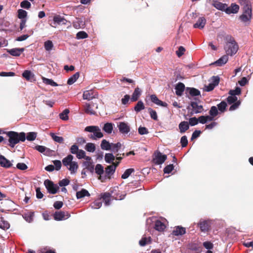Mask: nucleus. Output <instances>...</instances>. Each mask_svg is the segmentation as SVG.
I'll return each instance as SVG.
<instances>
[{"mask_svg": "<svg viewBox=\"0 0 253 253\" xmlns=\"http://www.w3.org/2000/svg\"><path fill=\"white\" fill-rule=\"evenodd\" d=\"M226 42L224 49L226 54L221 56L218 60L211 63H226L228 61V56L235 55L239 49V46L234 38L227 36L225 38Z\"/></svg>", "mask_w": 253, "mask_h": 253, "instance_id": "f257e3e1", "label": "nucleus"}, {"mask_svg": "<svg viewBox=\"0 0 253 253\" xmlns=\"http://www.w3.org/2000/svg\"><path fill=\"white\" fill-rule=\"evenodd\" d=\"M4 133L8 137L9 146L11 148H14L20 141L24 142L26 140V133L24 132L9 131Z\"/></svg>", "mask_w": 253, "mask_h": 253, "instance_id": "f03ea898", "label": "nucleus"}, {"mask_svg": "<svg viewBox=\"0 0 253 253\" xmlns=\"http://www.w3.org/2000/svg\"><path fill=\"white\" fill-rule=\"evenodd\" d=\"M73 156L70 154L62 160L63 166L67 167L71 173H75L79 168L77 162L73 161Z\"/></svg>", "mask_w": 253, "mask_h": 253, "instance_id": "7ed1b4c3", "label": "nucleus"}, {"mask_svg": "<svg viewBox=\"0 0 253 253\" xmlns=\"http://www.w3.org/2000/svg\"><path fill=\"white\" fill-rule=\"evenodd\" d=\"M244 5L243 12L239 16V19L246 25L250 24L252 17V6L251 4H243Z\"/></svg>", "mask_w": 253, "mask_h": 253, "instance_id": "20e7f679", "label": "nucleus"}, {"mask_svg": "<svg viewBox=\"0 0 253 253\" xmlns=\"http://www.w3.org/2000/svg\"><path fill=\"white\" fill-rule=\"evenodd\" d=\"M84 131L93 133V134L88 135L89 138L92 140H95L97 138H100L103 136V134L101 131V129L98 126H87L84 128Z\"/></svg>", "mask_w": 253, "mask_h": 253, "instance_id": "39448f33", "label": "nucleus"}, {"mask_svg": "<svg viewBox=\"0 0 253 253\" xmlns=\"http://www.w3.org/2000/svg\"><path fill=\"white\" fill-rule=\"evenodd\" d=\"M227 101L228 104H232L229 109L230 111L236 110L239 107L241 103L240 100H238L237 97L231 95L229 96L227 98Z\"/></svg>", "mask_w": 253, "mask_h": 253, "instance_id": "423d86ee", "label": "nucleus"}, {"mask_svg": "<svg viewBox=\"0 0 253 253\" xmlns=\"http://www.w3.org/2000/svg\"><path fill=\"white\" fill-rule=\"evenodd\" d=\"M44 184L47 190V191L52 194H56L59 189V187L56 184H54V183L49 180L46 179L44 181Z\"/></svg>", "mask_w": 253, "mask_h": 253, "instance_id": "0eeeda50", "label": "nucleus"}, {"mask_svg": "<svg viewBox=\"0 0 253 253\" xmlns=\"http://www.w3.org/2000/svg\"><path fill=\"white\" fill-rule=\"evenodd\" d=\"M68 22L63 16L60 15H55L53 17V20L50 24V26L56 28L58 25H66Z\"/></svg>", "mask_w": 253, "mask_h": 253, "instance_id": "6e6552de", "label": "nucleus"}, {"mask_svg": "<svg viewBox=\"0 0 253 253\" xmlns=\"http://www.w3.org/2000/svg\"><path fill=\"white\" fill-rule=\"evenodd\" d=\"M115 167L110 165L105 168V173L104 176H101L100 180L104 182L107 179H110L111 176L114 174L115 171Z\"/></svg>", "mask_w": 253, "mask_h": 253, "instance_id": "1a4fd4ad", "label": "nucleus"}, {"mask_svg": "<svg viewBox=\"0 0 253 253\" xmlns=\"http://www.w3.org/2000/svg\"><path fill=\"white\" fill-rule=\"evenodd\" d=\"M86 23L85 18L84 16L76 17L73 22V27L77 29H84L85 27Z\"/></svg>", "mask_w": 253, "mask_h": 253, "instance_id": "9d476101", "label": "nucleus"}, {"mask_svg": "<svg viewBox=\"0 0 253 253\" xmlns=\"http://www.w3.org/2000/svg\"><path fill=\"white\" fill-rule=\"evenodd\" d=\"M70 216V214L68 212L63 211H55L54 214V218L57 221L67 219Z\"/></svg>", "mask_w": 253, "mask_h": 253, "instance_id": "9b49d317", "label": "nucleus"}, {"mask_svg": "<svg viewBox=\"0 0 253 253\" xmlns=\"http://www.w3.org/2000/svg\"><path fill=\"white\" fill-rule=\"evenodd\" d=\"M22 77L28 82H34L36 81L35 74L30 70H26L24 71Z\"/></svg>", "mask_w": 253, "mask_h": 253, "instance_id": "f8f14e48", "label": "nucleus"}, {"mask_svg": "<svg viewBox=\"0 0 253 253\" xmlns=\"http://www.w3.org/2000/svg\"><path fill=\"white\" fill-rule=\"evenodd\" d=\"M167 158L166 155H162L160 152H158L153 159V162L156 165H161L164 163Z\"/></svg>", "mask_w": 253, "mask_h": 253, "instance_id": "ddd939ff", "label": "nucleus"}, {"mask_svg": "<svg viewBox=\"0 0 253 253\" xmlns=\"http://www.w3.org/2000/svg\"><path fill=\"white\" fill-rule=\"evenodd\" d=\"M198 227H200V230L203 232H208L211 228V223L208 220H201L198 223Z\"/></svg>", "mask_w": 253, "mask_h": 253, "instance_id": "4468645a", "label": "nucleus"}, {"mask_svg": "<svg viewBox=\"0 0 253 253\" xmlns=\"http://www.w3.org/2000/svg\"><path fill=\"white\" fill-rule=\"evenodd\" d=\"M119 131L123 134H127L130 131V127L125 122H120L118 125Z\"/></svg>", "mask_w": 253, "mask_h": 253, "instance_id": "2eb2a0df", "label": "nucleus"}, {"mask_svg": "<svg viewBox=\"0 0 253 253\" xmlns=\"http://www.w3.org/2000/svg\"><path fill=\"white\" fill-rule=\"evenodd\" d=\"M186 233V228L181 226H177L174 228L172 234L174 236H182Z\"/></svg>", "mask_w": 253, "mask_h": 253, "instance_id": "dca6fc26", "label": "nucleus"}, {"mask_svg": "<svg viewBox=\"0 0 253 253\" xmlns=\"http://www.w3.org/2000/svg\"><path fill=\"white\" fill-rule=\"evenodd\" d=\"M206 19L204 17H201L199 18L196 23L193 25L194 28H199L202 29L204 28L206 24Z\"/></svg>", "mask_w": 253, "mask_h": 253, "instance_id": "f3484780", "label": "nucleus"}, {"mask_svg": "<svg viewBox=\"0 0 253 253\" xmlns=\"http://www.w3.org/2000/svg\"><path fill=\"white\" fill-rule=\"evenodd\" d=\"M151 101L158 105L161 106L163 107H167L168 106V104L166 102H163L162 101L159 99V98L157 97V96L155 94H152L150 96Z\"/></svg>", "mask_w": 253, "mask_h": 253, "instance_id": "a211bd4d", "label": "nucleus"}, {"mask_svg": "<svg viewBox=\"0 0 253 253\" xmlns=\"http://www.w3.org/2000/svg\"><path fill=\"white\" fill-rule=\"evenodd\" d=\"M0 165L5 168H9L12 167V164L4 156L0 155Z\"/></svg>", "mask_w": 253, "mask_h": 253, "instance_id": "6ab92c4d", "label": "nucleus"}, {"mask_svg": "<svg viewBox=\"0 0 253 253\" xmlns=\"http://www.w3.org/2000/svg\"><path fill=\"white\" fill-rule=\"evenodd\" d=\"M190 105L192 107L193 112L195 114L201 113L204 110L203 106L199 105L196 102H191Z\"/></svg>", "mask_w": 253, "mask_h": 253, "instance_id": "aec40b11", "label": "nucleus"}, {"mask_svg": "<svg viewBox=\"0 0 253 253\" xmlns=\"http://www.w3.org/2000/svg\"><path fill=\"white\" fill-rule=\"evenodd\" d=\"M239 10V6L235 3H232L230 6H227L226 13L228 14L237 13Z\"/></svg>", "mask_w": 253, "mask_h": 253, "instance_id": "412c9836", "label": "nucleus"}, {"mask_svg": "<svg viewBox=\"0 0 253 253\" xmlns=\"http://www.w3.org/2000/svg\"><path fill=\"white\" fill-rule=\"evenodd\" d=\"M175 93L177 96H181L185 89V85L182 83H178L175 86Z\"/></svg>", "mask_w": 253, "mask_h": 253, "instance_id": "4be33fe9", "label": "nucleus"}, {"mask_svg": "<svg viewBox=\"0 0 253 253\" xmlns=\"http://www.w3.org/2000/svg\"><path fill=\"white\" fill-rule=\"evenodd\" d=\"M189 93L191 96H196L200 95V91L194 87H187L186 88V93Z\"/></svg>", "mask_w": 253, "mask_h": 253, "instance_id": "5701e85b", "label": "nucleus"}, {"mask_svg": "<svg viewBox=\"0 0 253 253\" xmlns=\"http://www.w3.org/2000/svg\"><path fill=\"white\" fill-rule=\"evenodd\" d=\"M165 224L159 220H157L155 223L154 228L159 231H163L166 228Z\"/></svg>", "mask_w": 253, "mask_h": 253, "instance_id": "b1692460", "label": "nucleus"}, {"mask_svg": "<svg viewBox=\"0 0 253 253\" xmlns=\"http://www.w3.org/2000/svg\"><path fill=\"white\" fill-rule=\"evenodd\" d=\"M95 173L99 175L98 179L100 180L101 176L104 175V170L103 167L101 164H97L94 169Z\"/></svg>", "mask_w": 253, "mask_h": 253, "instance_id": "393cba45", "label": "nucleus"}, {"mask_svg": "<svg viewBox=\"0 0 253 253\" xmlns=\"http://www.w3.org/2000/svg\"><path fill=\"white\" fill-rule=\"evenodd\" d=\"M179 129L180 133H184L189 128V123L186 121L181 122L179 124Z\"/></svg>", "mask_w": 253, "mask_h": 253, "instance_id": "a878e982", "label": "nucleus"}, {"mask_svg": "<svg viewBox=\"0 0 253 253\" xmlns=\"http://www.w3.org/2000/svg\"><path fill=\"white\" fill-rule=\"evenodd\" d=\"M111 194L110 193L105 192L101 194V199L104 202L106 206H109L110 204V198Z\"/></svg>", "mask_w": 253, "mask_h": 253, "instance_id": "bb28decb", "label": "nucleus"}, {"mask_svg": "<svg viewBox=\"0 0 253 253\" xmlns=\"http://www.w3.org/2000/svg\"><path fill=\"white\" fill-rule=\"evenodd\" d=\"M227 4L219 1H216L213 3V6L216 9L225 11L226 12Z\"/></svg>", "mask_w": 253, "mask_h": 253, "instance_id": "cd10ccee", "label": "nucleus"}, {"mask_svg": "<svg viewBox=\"0 0 253 253\" xmlns=\"http://www.w3.org/2000/svg\"><path fill=\"white\" fill-rule=\"evenodd\" d=\"M90 194L85 189H82L81 191H78L76 193V197L78 199H81L84 197L85 196H89Z\"/></svg>", "mask_w": 253, "mask_h": 253, "instance_id": "c85d7f7f", "label": "nucleus"}, {"mask_svg": "<svg viewBox=\"0 0 253 253\" xmlns=\"http://www.w3.org/2000/svg\"><path fill=\"white\" fill-rule=\"evenodd\" d=\"M24 50L23 48H15L9 50L8 52L12 56H18L21 54Z\"/></svg>", "mask_w": 253, "mask_h": 253, "instance_id": "c756f323", "label": "nucleus"}, {"mask_svg": "<svg viewBox=\"0 0 253 253\" xmlns=\"http://www.w3.org/2000/svg\"><path fill=\"white\" fill-rule=\"evenodd\" d=\"M141 93V91L140 89L138 87H136L134 89V91L131 96V100L133 102L137 101L140 96Z\"/></svg>", "mask_w": 253, "mask_h": 253, "instance_id": "7c9ffc66", "label": "nucleus"}, {"mask_svg": "<svg viewBox=\"0 0 253 253\" xmlns=\"http://www.w3.org/2000/svg\"><path fill=\"white\" fill-rule=\"evenodd\" d=\"M42 82L46 85H50L52 86H57L58 85V84L52 79H47L44 77H42Z\"/></svg>", "mask_w": 253, "mask_h": 253, "instance_id": "2f4dec72", "label": "nucleus"}, {"mask_svg": "<svg viewBox=\"0 0 253 253\" xmlns=\"http://www.w3.org/2000/svg\"><path fill=\"white\" fill-rule=\"evenodd\" d=\"M83 166L85 169L91 173H93L94 170V166L91 161H85L83 163Z\"/></svg>", "mask_w": 253, "mask_h": 253, "instance_id": "473e14b6", "label": "nucleus"}, {"mask_svg": "<svg viewBox=\"0 0 253 253\" xmlns=\"http://www.w3.org/2000/svg\"><path fill=\"white\" fill-rule=\"evenodd\" d=\"M102 129L106 133L108 134L111 133L113 129V124L111 123L105 124Z\"/></svg>", "mask_w": 253, "mask_h": 253, "instance_id": "72a5a7b5", "label": "nucleus"}, {"mask_svg": "<svg viewBox=\"0 0 253 253\" xmlns=\"http://www.w3.org/2000/svg\"><path fill=\"white\" fill-rule=\"evenodd\" d=\"M102 200H101V198H100L95 200L93 203H92L90 205V207L92 209H98L102 206Z\"/></svg>", "mask_w": 253, "mask_h": 253, "instance_id": "f704fd0d", "label": "nucleus"}, {"mask_svg": "<svg viewBox=\"0 0 253 253\" xmlns=\"http://www.w3.org/2000/svg\"><path fill=\"white\" fill-rule=\"evenodd\" d=\"M100 146L102 150H109L111 148V143H110L106 139H103L101 141Z\"/></svg>", "mask_w": 253, "mask_h": 253, "instance_id": "c9c22d12", "label": "nucleus"}, {"mask_svg": "<svg viewBox=\"0 0 253 253\" xmlns=\"http://www.w3.org/2000/svg\"><path fill=\"white\" fill-rule=\"evenodd\" d=\"M80 74L79 72L76 73L74 75L72 76L67 81V84L71 85L73 84L79 78Z\"/></svg>", "mask_w": 253, "mask_h": 253, "instance_id": "e433bc0d", "label": "nucleus"}, {"mask_svg": "<svg viewBox=\"0 0 253 253\" xmlns=\"http://www.w3.org/2000/svg\"><path fill=\"white\" fill-rule=\"evenodd\" d=\"M10 224L7 221L4 220V218L2 217H0V228L2 229H7L9 228Z\"/></svg>", "mask_w": 253, "mask_h": 253, "instance_id": "4c0bfd02", "label": "nucleus"}, {"mask_svg": "<svg viewBox=\"0 0 253 253\" xmlns=\"http://www.w3.org/2000/svg\"><path fill=\"white\" fill-rule=\"evenodd\" d=\"M94 97L92 90H86L84 92L83 98L90 100Z\"/></svg>", "mask_w": 253, "mask_h": 253, "instance_id": "58836bf2", "label": "nucleus"}, {"mask_svg": "<svg viewBox=\"0 0 253 253\" xmlns=\"http://www.w3.org/2000/svg\"><path fill=\"white\" fill-rule=\"evenodd\" d=\"M217 109L221 113L224 112L226 110L227 103L225 101H222L217 104Z\"/></svg>", "mask_w": 253, "mask_h": 253, "instance_id": "ea45409f", "label": "nucleus"}, {"mask_svg": "<svg viewBox=\"0 0 253 253\" xmlns=\"http://www.w3.org/2000/svg\"><path fill=\"white\" fill-rule=\"evenodd\" d=\"M145 106L142 101H139L134 108V110L136 112H139L142 110L144 109Z\"/></svg>", "mask_w": 253, "mask_h": 253, "instance_id": "a19ab883", "label": "nucleus"}, {"mask_svg": "<svg viewBox=\"0 0 253 253\" xmlns=\"http://www.w3.org/2000/svg\"><path fill=\"white\" fill-rule=\"evenodd\" d=\"M69 113V110L67 109H66L59 114V117L62 120L67 121L69 119V117L68 115Z\"/></svg>", "mask_w": 253, "mask_h": 253, "instance_id": "79ce46f5", "label": "nucleus"}, {"mask_svg": "<svg viewBox=\"0 0 253 253\" xmlns=\"http://www.w3.org/2000/svg\"><path fill=\"white\" fill-rule=\"evenodd\" d=\"M115 159V157L112 153H107L105 155V161L107 163H112Z\"/></svg>", "mask_w": 253, "mask_h": 253, "instance_id": "37998d69", "label": "nucleus"}, {"mask_svg": "<svg viewBox=\"0 0 253 253\" xmlns=\"http://www.w3.org/2000/svg\"><path fill=\"white\" fill-rule=\"evenodd\" d=\"M122 144L120 142L117 143H111V148L110 150L114 153H117L121 148Z\"/></svg>", "mask_w": 253, "mask_h": 253, "instance_id": "c03bdc74", "label": "nucleus"}, {"mask_svg": "<svg viewBox=\"0 0 253 253\" xmlns=\"http://www.w3.org/2000/svg\"><path fill=\"white\" fill-rule=\"evenodd\" d=\"M85 149L88 152H93L95 150V145L92 143H87L85 146Z\"/></svg>", "mask_w": 253, "mask_h": 253, "instance_id": "a18cd8bd", "label": "nucleus"}, {"mask_svg": "<svg viewBox=\"0 0 253 253\" xmlns=\"http://www.w3.org/2000/svg\"><path fill=\"white\" fill-rule=\"evenodd\" d=\"M50 136L54 141L59 143H63V141H64L63 137H62L61 136H57L53 133H51Z\"/></svg>", "mask_w": 253, "mask_h": 253, "instance_id": "49530a36", "label": "nucleus"}, {"mask_svg": "<svg viewBox=\"0 0 253 253\" xmlns=\"http://www.w3.org/2000/svg\"><path fill=\"white\" fill-rule=\"evenodd\" d=\"M134 171V169H126L124 173L122 175L121 178L123 179H126Z\"/></svg>", "mask_w": 253, "mask_h": 253, "instance_id": "de8ad7c7", "label": "nucleus"}, {"mask_svg": "<svg viewBox=\"0 0 253 253\" xmlns=\"http://www.w3.org/2000/svg\"><path fill=\"white\" fill-rule=\"evenodd\" d=\"M241 93V89L239 87H236L235 89L229 90L228 93L231 96H236V95H240Z\"/></svg>", "mask_w": 253, "mask_h": 253, "instance_id": "09e8293b", "label": "nucleus"}, {"mask_svg": "<svg viewBox=\"0 0 253 253\" xmlns=\"http://www.w3.org/2000/svg\"><path fill=\"white\" fill-rule=\"evenodd\" d=\"M37 133L35 132H30L27 133V136H26V138L28 141H33L37 137Z\"/></svg>", "mask_w": 253, "mask_h": 253, "instance_id": "8fccbe9b", "label": "nucleus"}, {"mask_svg": "<svg viewBox=\"0 0 253 253\" xmlns=\"http://www.w3.org/2000/svg\"><path fill=\"white\" fill-rule=\"evenodd\" d=\"M88 35L84 31H80L76 34V39L78 40L86 38Z\"/></svg>", "mask_w": 253, "mask_h": 253, "instance_id": "3c124183", "label": "nucleus"}, {"mask_svg": "<svg viewBox=\"0 0 253 253\" xmlns=\"http://www.w3.org/2000/svg\"><path fill=\"white\" fill-rule=\"evenodd\" d=\"M44 46L46 50L50 51L52 49L53 44L51 41L48 40L44 42Z\"/></svg>", "mask_w": 253, "mask_h": 253, "instance_id": "603ef678", "label": "nucleus"}, {"mask_svg": "<svg viewBox=\"0 0 253 253\" xmlns=\"http://www.w3.org/2000/svg\"><path fill=\"white\" fill-rule=\"evenodd\" d=\"M27 15V12L23 9H19L18 11V17L19 19H26L25 18Z\"/></svg>", "mask_w": 253, "mask_h": 253, "instance_id": "864d4df0", "label": "nucleus"}, {"mask_svg": "<svg viewBox=\"0 0 253 253\" xmlns=\"http://www.w3.org/2000/svg\"><path fill=\"white\" fill-rule=\"evenodd\" d=\"M218 114V111L217 107L215 106H212L209 111V114L214 117H216Z\"/></svg>", "mask_w": 253, "mask_h": 253, "instance_id": "5fc2aeb1", "label": "nucleus"}, {"mask_svg": "<svg viewBox=\"0 0 253 253\" xmlns=\"http://www.w3.org/2000/svg\"><path fill=\"white\" fill-rule=\"evenodd\" d=\"M84 112L89 115H94L95 112L92 109V107L89 104H87L84 109Z\"/></svg>", "mask_w": 253, "mask_h": 253, "instance_id": "6e6d98bb", "label": "nucleus"}, {"mask_svg": "<svg viewBox=\"0 0 253 253\" xmlns=\"http://www.w3.org/2000/svg\"><path fill=\"white\" fill-rule=\"evenodd\" d=\"M148 111L150 114V115L151 116V118L154 120H158V116L157 114L156 111L153 110L152 108H149L148 109Z\"/></svg>", "mask_w": 253, "mask_h": 253, "instance_id": "4d7b16f0", "label": "nucleus"}, {"mask_svg": "<svg viewBox=\"0 0 253 253\" xmlns=\"http://www.w3.org/2000/svg\"><path fill=\"white\" fill-rule=\"evenodd\" d=\"M150 237L147 238L146 237H143L139 242V244L141 246H145L148 242H150Z\"/></svg>", "mask_w": 253, "mask_h": 253, "instance_id": "13d9d810", "label": "nucleus"}, {"mask_svg": "<svg viewBox=\"0 0 253 253\" xmlns=\"http://www.w3.org/2000/svg\"><path fill=\"white\" fill-rule=\"evenodd\" d=\"M31 6V3L27 0L22 1L20 3V6L22 8L29 9Z\"/></svg>", "mask_w": 253, "mask_h": 253, "instance_id": "bf43d9fd", "label": "nucleus"}, {"mask_svg": "<svg viewBox=\"0 0 253 253\" xmlns=\"http://www.w3.org/2000/svg\"><path fill=\"white\" fill-rule=\"evenodd\" d=\"M52 162L54 165V169L56 170H60L61 168V166H62V164H61V161L59 160H54L52 161Z\"/></svg>", "mask_w": 253, "mask_h": 253, "instance_id": "052dcab7", "label": "nucleus"}, {"mask_svg": "<svg viewBox=\"0 0 253 253\" xmlns=\"http://www.w3.org/2000/svg\"><path fill=\"white\" fill-rule=\"evenodd\" d=\"M180 143L182 147H185L187 145L188 140L186 136L184 135L181 137L180 139Z\"/></svg>", "mask_w": 253, "mask_h": 253, "instance_id": "680f3d73", "label": "nucleus"}, {"mask_svg": "<svg viewBox=\"0 0 253 253\" xmlns=\"http://www.w3.org/2000/svg\"><path fill=\"white\" fill-rule=\"evenodd\" d=\"M189 125H191V126H194L198 124V119L196 117H192L189 119Z\"/></svg>", "mask_w": 253, "mask_h": 253, "instance_id": "e2e57ef3", "label": "nucleus"}, {"mask_svg": "<svg viewBox=\"0 0 253 253\" xmlns=\"http://www.w3.org/2000/svg\"><path fill=\"white\" fill-rule=\"evenodd\" d=\"M174 169L172 164H170L166 166L164 169V172L165 173H169Z\"/></svg>", "mask_w": 253, "mask_h": 253, "instance_id": "0e129e2a", "label": "nucleus"}, {"mask_svg": "<svg viewBox=\"0 0 253 253\" xmlns=\"http://www.w3.org/2000/svg\"><path fill=\"white\" fill-rule=\"evenodd\" d=\"M138 133L141 135L146 134L149 133L148 129L145 127L140 126L138 129Z\"/></svg>", "mask_w": 253, "mask_h": 253, "instance_id": "69168bd1", "label": "nucleus"}, {"mask_svg": "<svg viewBox=\"0 0 253 253\" xmlns=\"http://www.w3.org/2000/svg\"><path fill=\"white\" fill-rule=\"evenodd\" d=\"M79 150L78 146L76 144L73 145L70 149V152L73 154H77Z\"/></svg>", "mask_w": 253, "mask_h": 253, "instance_id": "338daca9", "label": "nucleus"}, {"mask_svg": "<svg viewBox=\"0 0 253 253\" xmlns=\"http://www.w3.org/2000/svg\"><path fill=\"white\" fill-rule=\"evenodd\" d=\"M76 156L79 159H83L85 157V152L84 150L80 149L76 154Z\"/></svg>", "mask_w": 253, "mask_h": 253, "instance_id": "774afa93", "label": "nucleus"}]
</instances>
